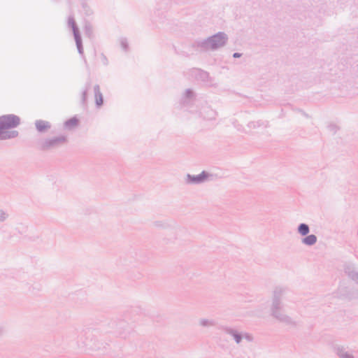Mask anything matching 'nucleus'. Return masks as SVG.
Here are the masks:
<instances>
[{
    "instance_id": "1",
    "label": "nucleus",
    "mask_w": 358,
    "mask_h": 358,
    "mask_svg": "<svg viewBox=\"0 0 358 358\" xmlns=\"http://www.w3.org/2000/svg\"><path fill=\"white\" fill-rule=\"evenodd\" d=\"M143 315V310L139 306L124 308L118 317L108 323L111 333L117 338L127 339L134 333L135 324L141 320Z\"/></svg>"
},
{
    "instance_id": "2",
    "label": "nucleus",
    "mask_w": 358,
    "mask_h": 358,
    "mask_svg": "<svg viewBox=\"0 0 358 358\" xmlns=\"http://www.w3.org/2000/svg\"><path fill=\"white\" fill-rule=\"evenodd\" d=\"M227 41V34L223 31H219L206 39L195 41L192 46L201 51L215 50L225 45Z\"/></svg>"
},
{
    "instance_id": "3",
    "label": "nucleus",
    "mask_w": 358,
    "mask_h": 358,
    "mask_svg": "<svg viewBox=\"0 0 358 358\" xmlns=\"http://www.w3.org/2000/svg\"><path fill=\"white\" fill-rule=\"evenodd\" d=\"M283 292L284 289L281 287H276L273 291L272 305L271 307V314L273 317L281 322H284L287 324L295 325V322L292 320L290 317L280 313V310L282 308L281 297Z\"/></svg>"
},
{
    "instance_id": "4",
    "label": "nucleus",
    "mask_w": 358,
    "mask_h": 358,
    "mask_svg": "<svg viewBox=\"0 0 358 358\" xmlns=\"http://www.w3.org/2000/svg\"><path fill=\"white\" fill-rule=\"evenodd\" d=\"M67 143V136L62 134L41 140L38 144V148L41 151H49L59 148Z\"/></svg>"
},
{
    "instance_id": "5",
    "label": "nucleus",
    "mask_w": 358,
    "mask_h": 358,
    "mask_svg": "<svg viewBox=\"0 0 358 358\" xmlns=\"http://www.w3.org/2000/svg\"><path fill=\"white\" fill-rule=\"evenodd\" d=\"M67 26L69 28L72 29L78 53L82 57H84V50L82 38L73 15H71L68 17Z\"/></svg>"
},
{
    "instance_id": "6",
    "label": "nucleus",
    "mask_w": 358,
    "mask_h": 358,
    "mask_svg": "<svg viewBox=\"0 0 358 358\" xmlns=\"http://www.w3.org/2000/svg\"><path fill=\"white\" fill-rule=\"evenodd\" d=\"M0 118L5 129L15 128L20 124V117L14 114L3 115Z\"/></svg>"
},
{
    "instance_id": "7",
    "label": "nucleus",
    "mask_w": 358,
    "mask_h": 358,
    "mask_svg": "<svg viewBox=\"0 0 358 358\" xmlns=\"http://www.w3.org/2000/svg\"><path fill=\"white\" fill-rule=\"evenodd\" d=\"M209 176L210 174L206 171H203L199 175H191L187 173L185 182L187 184H201Z\"/></svg>"
},
{
    "instance_id": "8",
    "label": "nucleus",
    "mask_w": 358,
    "mask_h": 358,
    "mask_svg": "<svg viewBox=\"0 0 358 358\" xmlns=\"http://www.w3.org/2000/svg\"><path fill=\"white\" fill-rule=\"evenodd\" d=\"M217 329L219 330L224 331L227 334L231 336L237 344H239L241 342L243 338V334L239 333L237 330L229 327L223 325L219 326Z\"/></svg>"
},
{
    "instance_id": "9",
    "label": "nucleus",
    "mask_w": 358,
    "mask_h": 358,
    "mask_svg": "<svg viewBox=\"0 0 358 358\" xmlns=\"http://www.w3.org/2000/svg\"><path fill=\"white\" fill-rule=\"evenodd\" d=\"M50 122L43 120H37L35 121V127L39 133H45L51 128Z\"/></svg>"
},
{
    "instance_id": "10",
    "label": "nucleus",
    "mask_w": 358,
    "mask_h": 358,
    "mask_svg": "<svg viewBox=\"0 0 358 358\" xmlns=\"http://www.w3.org/2000/svg\"><path fill=\"white\" fill-rule=\"evenodd\" d=\"M94 92L96 106L99 108L103 103V97L102 93L100 91V87L99 85H95L94 86Z\"/></svg>"
},
{
    "instance_id": "11",
    "label": "nucleus",
    "mask_w": 358,
    "mask_h": 358,
    "mask_svg": "<svg viewBox=\"0 0 358 358\" xmlns=\"http://www.w3.org/2000/svg\"><path fill=\"white\" fill-rule=\"evenodd\" d=\"M334 350L339 358H355V357L352 354L348 353L343 346H334Z\"/></svg>"
},
{
    "instance_id": "12",
    "label": "nucleus",
    "mask_w": 358,
    "mask_h": 358,
    "mask_svg": "<svg viewBox=\"0 0 358 358\" xmlns=\"http://www.w3.org/2000/svg\"><path fill=\"white\" fill-rule=\"evenodd\" d=\"M18 136L19 132L16 130L5 129L2 131V134L0 136V141L15 138Z\"/></svg>"
},
{
    "instance_id": "13",
    "label": "nucleus",
    "mask_w": 358,
    "mask_h": 358,
    "mask_svg": "<svg viewBox=\"0 0 358 358\" xmlns=\"http://www.w3.org/2000/svg\"><path fill=\"white\" fill-rule=\"evenodd\" d=\"M345 273L357 284H358V272L354 270L351 266H345L344 268Z\"/></svg>"
},
{
    "instance_id": "14",
    "label": "nucleus",
    "mask_w": 358,
    "mask_h": 358,
    "mask_svg": "<svg viewBox=\"0 0 358 358\" xmlns=\"http://www.w3.org/2000/svg\"><path fill=\"white\" fill-rule=\"evenodd\" d=\"M91 88V82L88 81L86 83L84 90L82 92L80 104L85 108H87V92Z\"/></svg>"
},
{
    "instance_id": "15",
    "label": "nucleus",
    "mask_w": 358,
    "mask_h": 358,
    "mask_svg": "<svg viewBox=\"0 0 358 358\" xmlns=\"http://www.w3.org/2000/svg\"><path fill=\"white\" fill-rule=\"evenodd\" d=\"M317 238L315 234L306 235L301 239V243L307 246H313L317 243Z\"/></svg>"
},
{
    "instance_id": "16",
    "label": "nucleus",
    "mask_w": 358,
    "mask_h": 358,
    "mask_svg": "<svg viewBox=\"0 0 358 358\" xmlns=\"http://www.w3.org/2000/svg\"><path fill=\"white\" fill-rule=\"evenodd\" d=\"M83 31H84L85 35L87 37H88L89 38H92L94 37L93 27L90 22H88V21L85 22V24L83 26Z\"/></svg>"
},
{
    "instance_id": "17",
    "label": "nucleus",
    "mask_w": 358,
    "mask_h": 358,
    "mask_svg": "<svg viewBox=\"0 0 358 358\" xmlns=\"http://www.w3.org/2000/svg\"><path fill=\"white\" fill-rule=\"evenodd\" d=\"M194 71L195 72V76L198 79H200L202 81L208 80V78L209 77V74H208V73L207 71H205L201 70L200 69H195L194 70Z\"/></svg>"
},
{
    "instance_id": "18",
    "label": "nucleus",
    "mask_w": 358,
    "mask_h": 358,
    "mask_svg": "<svg viewBox=\"0 0 358 358\" xmlns=\"http://www.w3.org/2000/svg\"><path fill=\"white\" fill-rule=\"evenodd\" d=\"M268 125V122L267 121L264 122L262 120H257V121H251L249 122L248 124V127L250 129H256L260 127H267Z\"/></svg>"
},
{
    "instance_id": "19",
    "label": "nucleus",
    "mask_w": 358,
    "mask_h": 358,
    "mask_svg": "<svg viewBox=\"0 0 358 358\" xmlns=\"http://www.w3.org/2000/svg\"><path fill=\"white\" fill-rule=\"evenodd\" d=\"M79 124V120L75 116V117H73L69 120H67L64 125V127L66 128V129H71L73 127H76Z\"/></svg>"
},
{
    "instance_id": "20",
    "label": "nucleus",
    "mask_w": 358,
    "mask_h": 358,
    "mask_svg": "<svg viewBox=\"0 0 358 358\" xmlns=\"http://www.w3.org/2000/svg\"><path fill=\"white\" fill-rule=\"evenodd\" d=\"M297 232L302 236L308 235L310 232V227L306 223H301L297 227Z\"/></svg>"
},
{
    "instance_id": "21",
    "label": "nucleus",
    "mask_w": 358,
    "mask_h": 358,
    "mask_svg": "<svg viewBox=\"0 0 358 358\" xmlns=\"http://www.w3.org/2000/svg\"><path fill=\"white\" fill-rule=\"evenodd\" d=\"M200 324L202 327L214 326L215 322L213 320H209L208 319H201L200 320Z\"/></svg>"
},
{
    "instance_id": "22",
    "label": "nucleus",
    "mask_w": 358,
    "mask_h": 358,
    "mask_svg": "<svg viewBox=\"0 0 358 358\" xmlns=\"http://www.w3.org/2000/svg\"><path fill=\"white\" fill-rule=\"evenodd\" d=\"M153 225L157 228H166L169 227V224L166 222L161 220L155 221L153 222Z\"/></svg>"
},
{
    "instance_id": "23",
    "label": "nucleus",
    "mask_w": 358,
    "mask_h": 358,
    "mask_svg": "<svg viewBox=\"0 0 358 358\" xmlns=\"http://www.w3.org/2000/svg\"><path fill=\"white\" fill-rule=\"evenodd\" d=\"M121 47L125 51L127 52L129 50V43L125 38H122L120 41Z\"/></svg>"
},
{
    "instance_id": "24",
    "label": "nucleus",
    "mask_w": 358,
    "mask_h": 358,
    "mask_svg": "<svg viewBox=\"0 0 358 358\" xmlns=\"http://www.w3.org/2000/svg\"><path fill=\"white\" fill-rule=\"evenodd\" d=\"M82 8L85 10L87 15L92 14V10L90 8L89 5L86 2L82 3Z\"/></svg>"
},
{
    "instance_id": "25",
    "label": "nucleus",
    "mask_w": 358,
    "mask_h": 358,
    "mask_svg": "<svg viewBox=\"0 0 358 358\" xmlns=\"http://www.w3.org/2000/svg\"><path fill=\"white\" fill-rule=\"evenodd\" d=\"M8 217V215L3 210H0V222H4Z\"/></svg>"
},
{
    "instance_id": "26",
    "label": "nucleus",
    "mask_w": 358,
    "mask_h": 358,
    "mask_svg": "<svg viewBox=\"0 0 358 358\" xmlns=\"http://www.w3.org/2000/svg\"><path fill=\"white\" fill-rule=\"evenodd\" d=\"M328 127L330 131H333L334 134H336L339 129V127L335 124H330Z\"/></svg>"
},
{
    "instance_id": "27",
    "label": "nucleus",
    "mask_w": 358,
    "mask_h": 358,
    "mask_svg": "<svg viewBox=\"0 0 358 358\" xmlns=\"http://www.w3.org/2000/svg\"><path fill=\"white\" fill-rule=\"evenodd\" d=\"M193 95H194V93H193V92H192V90H190V89H187V90H185V97L189 98V99H191V98L193 96Z\"/></svg>"
},
{
    "instance_id": "28",
    "label": "nucleus",
    "mask_w": 358,
    "mask_h": 358,
    "mask_svg": "<svg viewBox=\"0 0 358 358\" xmlns=\"http://www.w3.org/2000/svg\"><path fill=\"white\" fill-rule=\"evenodd\" d=\"M243 338H245L248 341H253V337L248 333H245L244 334H243Z\"/></svg>"
},
{
    "instance_id": "29",
    "label": "nucleus",
    "mask_w": 358,
    "mask_h": 358,
    "mask_svg": "<svg viewBox=\"0 0 358 358\" xmlns=\"http://www.w3.org/2000/svg\"><path fill=\"white\" fill-rule=\"evenodd\" d=\"M241 55H242V54H241V53H239V52H234V53L233 54V57H234V58H239V57H241Z\"/></svg>"
},
{
    "instance_id": "30",
    "label": "nucleus",
    "mask_w": 358,
    "mask_h": 358,
    "mask_svg": "<svg viewBox=\"0 0 358 358\" xmlns=\"http://www.w3.org/2000/svg\"><path fill=\"white\" fill-rule=\"evenodd\" d=\"M299 111L306 117H309V115L304 110L299 109Z\"/></svg>"
},
{
    "instance_id": "31",
    "label": "nucleus",
    "mask_w": 358,
    "mask_h": 358,
    "mask_svg": "<svg viewBox=\"0 0 358 358\" xmlns=\"http://www.w3.org/2000/svg\"><path fill=\"white\" fill-rule=\"evenodd\" d=\"M3 333V329L0 327V337L2 336Z\"/></svg>"
},
{
    "instance_id": "32",
    "label": "nucleus",
    "mask_w": 358,
    "mask_h": 358,
    "mask_svg": "<svg viewBox=\"0 0 358 358\" xmlns=\"http://www.w3.org/2000/svg\"><path fill=\"white\" fill-rule=\"evenodd\" d=\"M103 57H104L103 61L107 62V59H106V57L105 56H103Z\"/></svg>"
},
{
    "instance_id": "33",
    "label": "nucleus",
    "mask_w": 358,
    "mask_h": 358,
    "mask_svg": "<svg viewBox=\"0 0 358 358\" xmlns=\"http://www.w3.org/2000/svg\"><path fill=\"white\" fill-rule=\"evenodd\" d=\"M103 57H104L103 61L107 62V59H106V57L105 56H103Z\"/></svg>"
}]
</instances>
